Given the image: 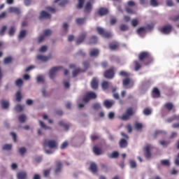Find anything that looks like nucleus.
<instances>
[{
	"label": "nucleus",
	"instance_id": "nucleus-1",
	"mask_svg": "<svg viewBox=\"0 0 179 179\" xmlns=\"http://www.w3.org/2000/svg\"><path fill=\"white\" fill-rule=\"evenodd\" d=\"M151 60L152 56L148 52L143 51L140 52L138 55V61H140V62H143V65H149Z\"/></svg>",
	"mask_w": 179,
	"mask_h": 179
},
{
	"label": "nucleus",
	"instance_id": "nucleus-2",
	"mask_svg": "<svg viewBox=\"0 0 179 179\" xmlns=\"http://www.w3.org/2000/svg\"><path fill=\"white\" fill-rule=\"evenodd\" d=\"M94 99H97V94L93 92H89L83 98V102L85 103H89L90 100H94Z\"/></svg>",
	"mask_w": 179,
	"mask_h": 179
},
{
	"label": "nucleus",
	"instance_id": "nucleus-3",
	"mask_svg": "<svg viewBox=\"0 0 179 179\" xmlns=\"http://www.w3.org/2000/svg\"><path fill=\"white\" fill-rule=\"evenodd\" d=\"M43 148H50V149H55V148H57V142L54 140H47L44 139L43 142Z\"/></svg>",
	"mask_w": 179,
	"mask_h": 179
},
{
	"label": "nucleus",
	"instance_id": "nucleus-4",
	"mask_svg": "<svg viewBox=\"0 0 179 179\" xmlns=\"http://www.w3.org/2000/svg\"><path fill=\"white\" fill-rule=\"evenodd\" d=\"M131 115H134V109H132V108H129L126 110L125 113L121 117V120H122V121H128Z\"/></svg>",
	"mask_w": 179,
	"mask_h": 179
},
{
	"label": "nucleus",
	"instance_id": "nucleus-5",
	"mask_svg": "<svg viewBox=\"0 0 179 179\" xmlns=\"http://www.w3.org/2000/svg\"><path fill=\"white\" fill-rule=\"evenodd\" d=\"M96 30L98 31V34H100L101 36H103V37H104L105 38H111V33L108 32L106 30H104V29L101 28V27H97Z\"/></svg>",
	"mask_w": 179,
	"mask_h": 179
},
{
	"label": "nucleus",
	"instance_id": "nucleus-6",
	"mask_svg": "<svg viewBox=\"0 0 179 179\" xmlns=\"http://www.w3.org/2000/svg\"><path fill=\"white\" fill-rule=\"evenodd\" d=\"M122 84L124 87H127V89L134 87V80H131L128 77L122 80Z\"/></svg>",
	"mask_w": 179,
	"mask_h": 179
},
{
	"label": "nucleus",
	"instance_id": "nucleus-7",
	"mask_svg": "<svg viewBox=\"0 0 179 179\" xmlns=\"http://www.w3.org/2000/svg\"><path fill=\"white\" fill-rule=\"evenodd\" d=\"M171 30H173V26L170 24L162 27L159 29L161 33H162L163 34H170V33H171Z\"/></svg>",
	"mask_w": 179,
	"mask_h": 179
},
{
	"label": "nucleus",
	"instance_id": "nucleus-8",
	"mask_svg": "<svg viewBox=\"0 0 179 179\" xmlns=\"http://www.w3.org/2000/svg\"><path fill=\"white\" fill-rule=\"evenodd\" d=\"M103 76L106 79H113L115 76L114 67H111L108 70H106Z\"/></svg>",
	"mask_w": 179,
	"mask_h": 179
},
{
	"label": "nucleus",
	"instance_id": "nucleus-9",
	"mask_svg": "<svg viewBox=\"0 0 179 179\" xmlns=\"http://www.w3.org/2000/svg\"><path fill=\"white\" fill-rule=\"evenodd\" d=\"M86 37H87V34L86 32L80 34L76 41L77 45H79V44H82V43L86 39Z\"/></svg>",
	"mask_w": 179,
	"mask_h": 179
},
{
	"label": "nucleus",
	"instance_id": "nucleus-10",
	"mask_svg": "<svg viewBox=\"0 0 179 179\" xmlns=\"http://www.w3.org/2000/svg\"><path fill=\"white\" fill-rule=\"evenodd\" d=\"M59 69H61V67L55 66V67L52 68L50 70L49 76H50V79L55 78V73H57V72H58V71H59Z\"/></svg>",
	"mask_w": 179,
	"mask_h": 179
},
{
	"label": "nucleus",
	"instance_id": "nucleus-11",
	"mask_svg": "<svg viewBox=\"0 0 179 179\" xmlns=\"http://www.w3.org/2000/svg\"><path fill=\"white\" fill-rule=\"evenodd\" d=\"M91 87L94 90L99 89V80H97V78H92L91 81Z\"/></svg>",
	"mask_w": 179,
	"mask_h": 179
},
{
	"label": "nucleus",
	"instance_id": "nucleus-12",
	"mask_svg": "<svg viewBox=\"0 0 179 179\" xmlns=\"http://www.w3.org/2000/svg\"><path fill=\"white\" fill-rule=\"evenodd\" d=\"M97 13L99 16H105V15L108 14V9L104 7H101L98 11Z\"/></svg>",
	"mask_w": 179,
	"mask_h": 179
},
{
	"label": "nucleus",
	"instance_id": "nucleus-13",
	"mask_svg": "<svg viewBox=\"0 0 179 179\" xmlns=\"http://www.w3.org/2000/svg\"><path fill=\"white\" fill-rule=\"evenodd\" d=\"M92 3H90V1H87L84 8L85 13H90V12H92Z\"/></svg>",
	"mask_w": 179,
	"mask_h": 179
},
{
	"label": "nucleus",
	"instance_id": "nucleus-14",
	"mask_svg": "<svg viewBox=\"0 0 179 179\" xmlns=\"http://www.w3.org/2000/svg\"><path fill=\"white\" fill-rule=\"evenodd\" d=\"M144 150L145 152V157L146 159H150V157H152V153H150V145H146Z\"/></svg>",
	"mask_w": 179,
	"mask_h": 179
},
{
	"label": "nucleus",
	"instance_id": "nucleus-15",
	"mask_svg": "<svg viewBox=\"0 0 179 179\" xmlns=\"http://www.w3.org/2000/svg\"><path fill=\"white\" fill-rule=\"evenodd\" d=\"M164 107L168 111H171V110H173V111H176V107H174V105L171 102H167L164 104Z\"/></svg>",
	"mask_w": 179,
	"mask_h": 179
},
{
	"label": "nucleus",
	"instance_id": "nucleus-16",
	"mask_svg": "<svg viewBox=\"0 0 179 179\" xmlns=\"http://www.w3.org/2000/svg\"><path fill=\"white\" fill-rule=\"evenodd\" d=\"M17 179H26L27 178V173L26 171H19L17 173Z\"/></svg>",
	"mask_w": 179,
	"mask_h": 179
},
{
	"label": "nucleus",
	"instance_id": "nucleus-17",
	"mask_svg": "<svg viewBox=\"0 0 179 179\" xmlns=\"http://www.w3.org/2000/svg\"><path fill=\"white\" fill-rule=\"evenodd\" d=\"M51 17V15L47 13L45 10L41 12L39 19H50Z\"/></svg>",
	"mask_w": 179,
	"mask_h": 179
},
{
	"label": "nucleus",
	"instance_id": "nucleus-18",
	"mask_svg": "<svg viewBox=\"0 0 179 179\" xmlns=\"http://www.w3.org/2000/svg\"><path fill=\"white\" fill-rule=\"evenodd\" d=\"M51 58V56H44L43 55H38L37 56V59H39V61H42V62H47L48 59Z\"/></svg>",
	"mask_w": 179,
	"mask_h": 179
},
{
	"label": "nucleus",
	"instance_id": "nucleus-19",
	"mask_svg": "<svg viewBox=\"0 0 179 179\" xmlns=\"http://www.w3.org/2000/svg\"><path fill=\"white\" fill-rule=\"evenodd\" d=\"M114 103H115L114 101H108L106 99L103 101V106H105L106 108H111L113 106H114Z\"/></svg>",
	"mask_w": 179,
	"mask_h": 179
},
{
	"label": "nucleus",
	"instance_id": "nucleus-20",
	"mask_svg": "<svg viewBox=\"0 0 179 179\" xmlns=\"http://www.w3.org/2000/svg\"><path fill=\"white\" fill-rule=\"evenodd\" d=\"M119 145L122 149H124V148H127V146H128V141L124 138H122L119 142Z\"/></svg>",
	"mask_w": 179,
	"mask_h": 179
},
{
	"label": "nucleus",
	"instance_id": "nucleus-21",
	"mask_svg": "<svg viewBox=\"0 0 179 179\" xmlns=\"http://www.w3.org/2000/svg\"><path fill=\"white\" fill-rule=\"evenodd\" d=\"M93 152L96 156H100L102 153L101 148L96 145L93 148Z\"/></svg>",
	"mask_w": 179,
	"mask_h": 179
},
{
	"label": "nucleus",
	"instance_id": "nucleus-22",
	"mask_svg": "<svg viewBox=\"0 0 179 179\" xmlns=\"http://www.w3.org/2000/svg\"><path fill=\"white\" fill-rule=\"evenodd\" d=\"M10 13H15V15H20V9L16 8V7H10L9 8Z\"/></svg>",
	"mask_w": 179,
	"mask_h": 179
},
{
	"label": "nucleus",
	"instance_id": "nucleus-23",
	"mask_svg": "<svg viewBox=\"0 0 179 179\" xmlns=\"http://www.w3.org/2000/svg\"><path fill=\"white\" fill-rule=\"evenodd\" d=\"M152 97H160V91L157 87H154L152 90Z\"/></svg>",
	"mask_w": 179,
	"mask_h": 179
},
{
	"label": "nucleus",
	"instance_id": "nucleus-24",
	"mask_svg": "<svg viewBox=\"0 0 179 179\" xmlns=\"http://www.w3.org/2000/svg\"><path fill=\"white\" fill-rule=\"evenodd\" d=\"M99 51L98 49H92L90 51V56L91 57H98L99 54Z\"/></svg>",
	"mask_w": 179,
	"mask_h": 179
},
{
	"label": "nucleus",
	"instance_id": "nucleus-25",
	"mask_svg": "<svg viewBox=\"0 0 179 179\" xmlns=\"http://www.w3.org/2000/svg\"><path fill=\"white\" fill-rule=\"evenodd\" d=\"M90 170L92 171V173H97V165L96 163L92 162L90 164Z\"/></svg>",
	"mask_w": 179,
	"mask_h": 179
},
{
	"label": "nucleus",
	"instance_id": "nucleus-26",
	"mask_svg": "<svg viewBox=\"0 0 179 179\" xmlns=\"http://www.w3.org/2000/svg\"><path fill=\"white\" fill-rule=\"evenodd\" d=\"M118 47H120V45L117 42L110 43L109 44V48L112 50H117V48H118Z\"/></svg>",
	"mask_w": 179,
	"mask_h": 179
},
{
	"label": "nucleus",
	"instance_id": "nucleus-27",
	"mask_svg": "<svg viewBox=\"0 0 179 179\" xmlns=\"http://www.w3.org/2000/svg\"><path fill=\"white\" fill-rule=\"evenodd\" d=\"M62 169V163L61 162H57L56 169H55V173L58 174V173L61 172V170Z\"/></svg>",
	"mask_w": 179,
	"mask_h": 179
},
{
	"label": "nucleus",
	"instance_id": "nucleus-28",
	"mask_svg": "<svg viewBox=\"0 0 179 179\" xmlns=\"http://www.w3.org/2000/svg\"><path fill=\"white\" fill-rule=\"evenodd\" d=\"M1 104L2 108H3L4 110H6V108H9V101H8L2 100L1 101Z\"/></svg>",
	"mask_w": 179,
	"mask_h": 179
},
{
	"label": "nucleus",
	"instance_id": "nucleus-29",
	"mask_svg": "<svg viewBox=\"0 0 179 179\" xmlns=\"http://www.w3.org/2000/svg\"><path fill=\"white\" fill-rule=\"evenodd\" d=\"M86 71L85 70H82L81 69H76L73 71V77L76 78V76H78V75H79V73H80V72H85Z\"/></svg>",
	"mask_w": 179,
	"mask_h": 179
},
{
	"label": "nucleus",
	"instance_id": "nucleus-30",
	"mask_svg": "<svg viewBox=\"0 0 179 179\" xmlns=\"http://www.w3.org/2000/svg\"><path fill=\"white\" fill-rule=\"evenodd\" d=\"M59 125L60 127H63V128H64L65 131H69V124H65V122H64V121H61L59 122Z\"/></svg>",
	"mask_w": 179,
	"mask_h": 179
},
{
	"label": "nucleus",
	"instance_id": "nucleus-31",
	"mask_svg": "<svg viewBox=\"0 0 179 179\" xmlns=\"http://www.w3.org/2000/svg\"><path fill=\"white\" fill-rule=\"evenodd\" d=\"M129 163L130 169H136L138 164H136V162H135V160L130 159L129 161Z\"/></svg>",
	"mask_w": 179,
	"mask_h": 179
},
{
	"label": "nucleus",
	"instance_id": "nucleus-32",
	"mask_svg": "<svg viewBox=\"0 0 179 179\" xmlns=\"http://www.w3.org/2000/svg\"><path fill=\"white\" fill-rule=\"evenodd\" d=\"M119 75L120 76H124V78H129V76H131V73L125 71H122L119 73Z\"/></svg>",
	"mask_w": 179,
	"mask_h": 179
},
{
	"label": "nucleus",
	"instance_id": "nucleus-33",
	"mask_svg": "<svg viewBox=\"0 0 179 179\" xmlns=\"http://www.w3.org/2000/svg\"><path fill=\"white\" fill-rule=\"evenodd\" d=\"M128 29H129V27H128V25H127L125 24H122L120 26V31H128Z\"/></svg>",
	"mask_w": 179,
	"mask_h": 179
},
{
	"label": "nucleus",
	"instance_id": "nucleus-34",
	"mask_svg": "<svg viewBox=\"0 0 179 179\" xmlns=\"http://www.w3.org/2000/svg\"><path fill=\"white\" fill-rule=\"evenodd\" d=\"M97 41V36H93L90 38L89 44H96Z\"/></svg>",
	"mask_w": 179,
	"mask_h": 179
},
{
	"label": "nucleus",
	"instance_id": "nucleus-35",
	"mask_svg": "<svg viewBox=\"0 0 179 179\" xmlns=\"http://www.w3.org/2000/svg\"><path fill=\"white\" fill-rule=\"evenodd\" d=\"M15 110L17 113H22V111H23V106L20 105V104H17V106H15Z\"/></svg>",
	"mask_w": 179,
	"mask_h": 179
},
{
	"label": "nucleus",
	"instance_id": "nucleus-36",
	"mask_svg": "<svg viewBox=\"0 0 179 179\" xmlns=\"http://www.w3.org/2000/svg\"><path fill=\"white\" fill-rule=\"evenodd\" d=\"M78 3L77 4V9H82L83 5H85V0H78Z\"/></svg>",
	"mask_w": 179,
	"mask_h": 179
},
{
	"label": "nucleus",
	"instance_id": "nucleus-37",
	"mask_svg": "<svg viewBox=\"0 0 179 179\" xmlns=\"http://www.w3.org/2000/svg\"><path fill=\"white\" fill-rule=\"evenodd\" d=\"M86 22V18H77L76 20V23L77 24H83Z\"/></svg>",
	"mask_w": 179,
	"mask_h": 179
},
{
	"label": "nucleus",
	"instance_id": "nucleus-38",
	"mask_svg": "<svg viewBox=\"0 0 179 179\" xmlns=\"http://www.w3.org/2000/svg\"><path fill=\"white\" fill-rule=\"evenodd\" d=\"M134 69L135 71H139L141 69V68H142V66L141 65V64H139V62L138 61H134Z\"/></svg>",
	"mask_w": 179,
	"mask_h": 179
},
{
	"label": "nucleus",
	"instance_id": "nucleus-39",
	"mask_svg": "<svg viewBox=\"0 0 179 179\" xmlns=\"http://www.w3.org/2000/svg\"><path fill=\"white\" fill-rule=\"evenodd\" d=\"M15 97H16L17 101L18 102L22 101V93L20 92V91L17 92L15 94Z\"/></svg>",
	"mask_w": 179,
	"mask_h": 179
},
{
	"label": "nucleus",
	"instance_id": "nucleus-40",
	"mask_svg": "<svg viewBox=\"0 0 179 179\" xmlns=\"http://www.w3.org/2000/svg\"><path fill=\"white\" fill-rule=\"evenodd\" d=\"M135 128L137 129V131H141L143 128V124L142 123L136 122L135 123Z\"/></svg>",
	"mask_w": 179,
	"mask_h": 179
},
{
	"label": "nucleus",
	"instance_id": "nucleus-41",
	"mask_svg": "<svg viewBox=\"0 0 179 179\" xmlns=\"http://www.w3.org/2000/svg\"><path fill=\"white\" fill-rule=\"evenodd\" d=\"M39 125L41 128H43V129H51V127H47V125H45V124H44L41 120L39 121Z\"/></svg>",
	"mask_w": 179,
	"mask_h": 179
},
{
	"label": "nucleus",
	"instance_id": "nucleus-42",
	"mask_svg": "<svg viewBox=\"0 0 179 179\" xmlns=\"http://www.w3.org/2000/svg\"><path fill=\"white\" fill-rule=\"evenodd\" d=\"M118 156H120V154L118 153V152L115 151L110 155H109V157L110 159H117Z\"/></svg>",
	"mask_w": 179,
	"mask_h": 179
},
{
	"label": "nucleus",
	"instance_id": "nucleus-43",
	"mask_svg": "<svg viewBox=\"0 0 179 179\" xmlns=\"http://www.w3.org/2000/svg\"><path fill=\"white\" fill-rule=\"evenodd\" d=\"M108 86H109V84H108V82L107 81H103L101 84V87H102V89H103V90H107V89H108Z\"/></svg>",
	"mask_w": 179,
	"mask_h": 179
},
{
	"label": "nucleus",
	"instance_id": "nucleus-44",
	"mask_svg": "<svg viewBox=\"0 0 179 179\" xmlns=\"http://www.w3.org/2000/svg\"><path fill=\"white\" fill-rule=\"evenodd\" d=\"M150 3L151 6H153L154 8L159 6V3L157 2V0H150Z\"/></svg>",
	"mask_w": 179,
	"mask_h": 179
},
{
	"label": "nucleus",
	"instance_id": "nucleus-45",
	"mask_svg": "<svg viewBox=\"0 0 179 179\" xmlns=\"http://www.w3.org/2000/svg\"><path fill=\"white\" fill-rule=\"evenodd\" d=\"M143 114L144 115H150V114H152V110H150V108H145L143 110Z\"/></svg>",
	"mask_w": 179,
	"mask_h": 179
},
{
	"label": "nucleus",
	"instance_id": "nucleus-46",
	"mask_svg": "<svg viewBox=\"0 0 179 179\" xmlns=\"http://www.w3.org/2000/svg\"><path fill=\"white\" fill-rule=\"evenodd\" d=\"M12 57H7L4 59L3 63L6 64H10V62H12Z\"/></svg>",
	"mask_w": 179,
	"mask_h": 179
},
{
	"label": "nucleus",
	"instance_id": "nucleus-47",
	"mask_svg": "<svg viewBox=\"0 0 179 179\" xmlns=\"http://www.w3.org/2000/svg\"><path fill=\"white\" fill-rule=\"evenodd\" d=\"M3 150H10L12 149V144H6L2 148Z\"/></svg>",
	"mask_w": 179,
	"mask_h": 179
},
{
	"label": "nucleus",
	"instance_id": "nucleus-48",
	"mask_svg": "<svg viewBox=\"0 0 179 179\" xmlns=\"http://www.w3.org/2000/svg\"><path fill=\"white\" fill-rule=\"evenodd\" d=\"M159 145H161L162 146H169V145H170V142L162 140L159 141Z\"/></svg>",
	"mask_w": 179,
	"mask_h": 179
},
{
	"label": "nucleus",
	"instance_id": "nucleus-49",
	"mask_svg": "<svg viewBox=\"0 0 179 179\" xmlns=\"http://www.w3.org/2000/svg\"><path fill=\"white\" fill-rule=\"evenodd\" d=\"M161 164H162V166H170V161H169V159L161 160Z\"/></svg>",
	"mask_w": 179,
	"mask_h": 179
},
{
	"label": "nucleus",
	"instance_id": "nucleus-50",
	"mask_svg": "<svg viewBox=\"0 0 179 179\" xmlns=\"http://www.w3.org/2000/svg\"><path fill=\"white\" fill-rule=\"evenodd\" d=\"M26 116L24 115H21L18 117V120L20 121V122H24L26 121Z\"/></svg>",
	"mask_w": 179,
	"mask_h": 179
},
{
	"label": "nucleus",
	"instance_id": "nucleus-51",
	"mask_svg": "<svg viewBox=\"0 0 179 179\" xmlns=\"http://www.w3.org/2000/svg\"><path fill=\"white\" fill-rule=\"evenodd\" d=\"M92 108L94 110H100V108H101V106L99 103H95L93 104Z\"/></svg>",
	"mask_w": 179,
	"mask_h": 179
},
{
	"label": "nucleus",
	"instance_id": "nucleus-52",
	"mask_svg": "<svg viewBox=\"0 0 179 179\" xmlns=\"http://www.w3.org/2000/svg\"><path fill=\"white\" fill-rule=\"evenodd\" d=\"M131 23L133 27H136L138 26V21L136 19H133L131 20Z\"/></svg>",
	"mask_w": 179,
	"mask_h": 179
},
{
	"label": "nucleus",
	"instance_id": "nucleus-53",
	"mask_svg": "<svg viewBox=\"0 0 179 179\" xmlns=\"http://www.w3.org/2000/svg\"><path fill=\"white\" fill-rule=\"evenodd\" d=\"M90 66V63H89V62H87V61L84 62L83 63V66L85 69V71L89 69Z\"/></svg>",
	"mask_w": 179,
	"mask_h": 179
},
{
	"label": "nucleus",
	"instance_id": "nucleus-54",
	"mask_svg": "<svg viewBox=\"0 0 179 179\" xmlns=\"http://www.w3.org/2000/svg\"><path fill=\"white\" fill-rule=\"evenodd\" d=\"M126 12H127V13H130L131 15H135L136 13V12L129 7L126 8Z\"/></svg>",
	"mask_w": 179,
	"mask_h": 179
},
{
	"label": "nucleus",
	"instance_id": "nucleus-55",
	"mask_svg": "<svg viewBox=\"0 0 179 179\" xmlns=\"http://www.w3.org/2000/svg\"><path fill=\"white\" fill-rule=\"evenodd\" d=\"M16 86H22L23 85V80L22 78H19L15 81Z\"/></svg>",
	"mask_w": 179,
	"mask_h": 179
},
{
	"label": "nucleus",
	"instance_id": "nucleus-56",
	"mask_svg": "<svg viewBox=\"0 0 179 179\" xmlns=\"http://www.w3.org/2000/svg\"><path fill=\"white\" fill-rule=\"evenodd\" d=\"M68 3H69V0H63L59 3V5L60 6H65V5H68Z\"/></svg>",
	"mask_w": 179,
	"mask_h": 179
},
{
	"label": "nucleus",
	"instance_id": "nucleus-57",
	"mask_svg": "<svg viewBox=\"0 0 179 179\" xmlns=\"http://www.w3.org/2000/svg\"><path fill=\"white\" fill-rule=\"evenodd\" d=\"M26 36V30H22L19 34V38H23Z\"/></svg>",
	"mask_w": 179,
	"mask_h": 179
},
{
	"label": "nucleus",
	"instance_id": "nucleus-58",
	"mask_svg": "<svg viewBox=\"0 0 179 179\" xmlns=\"http://www.w3.org/2000/svg\"><path fill=\"white\" fill-rule=\"evenodd\" d=\"M36 81L38 82V83H44V77H43V76H38L36 78Z\"/></svg>",
	"mask_w": 179,
	"mask_h": 179
},
{
	"label": "nucleus",
	"instance_id": "nucleus-59",
	"mask_svg": "<svg viewBox=\"0 0 179 179\" xmlns=\"http://www.w3.org/2000/svg\"><path fill=\"white\" fill-rule=\"evenodd\" d=\"M145 30H146V28H145V27H139L137 29V34H141V33H143V31H145Z\"/></svg>",
	"mask_w": 179,
	"mask_h": 179
},
{
	"label": "nucleus",
	"instance_id": "nucleus-60",
	"mask_svg": "<svg viewBox=\"0 0 179 179\" xmlns=\"http://www.w3.org/2000/svg\"><path fill=\"white\" fill-rule=\"evenodd\" d=\"M15 28L13 27H11L8 31L9 36H13V34H15Z\"/></svg>",
	"mask_w": 179,
	"mask_h": 179
},
{
	"label": "nucleus",
	"instance_id": "nucleus-61",
	"mask_svg": "<svg viewBox=\"0 0 179 179\" xmlns=\"http://www.w3.org/2000/svg\"><path fill=\"white\" fill-rule=\"evenodd\" d=\"M52 33V32L50 29H46L43 31L44 36H51Z\"/></svg>",
	"mask_w": 179,
	"mask_h": 179
},
{
	"label": "nucleus",
	"instance_id": "nucleus-62",
	"mask_svg": "<svg viewBox=\"0 0 179 179\" xmlns=\"http://www.w3.org/2000/svg\"><path fill=\"white\" fill-rule=\"evenodd\" d=\"M19 152L20 153V155L22 156H23V155H24L26 153V148H24V147L20 148L19 149Z\"/></svg>",
	"mask_w": 179,
	"mask_h": 179
},
{
	"label": "nucleus",
	"instance_id": "nucleus-63",
	"mask_svg": "<svg viewBox=\"0 0 179 179\" xmlns=\"http://www.w3.org/2000/svg\"><path fill=\"white\" fill-rule=\"evenodd\" d=\"M50 173H51V169H46L43 171V176L44 177H47Z\"/></svg>",
	"mask_w": 179,
	"mask_h": 179
},
{
	"label": "nucleus",
	"instance_id": "nucleus-64",
	"mask_svg": "<svg viewBox=\"0 0 179 179\" xmlns=\"http://www.w3.org/2000/svg\"><path fill=\"white\" fill-rule=\"evenodd\" d=\"M68 147V143L66 141H64L62 145H61V149H65L66 148Z\"/></svg>",
	"mask_w": 179,
	"mask_h": 179
}]
</instances>
